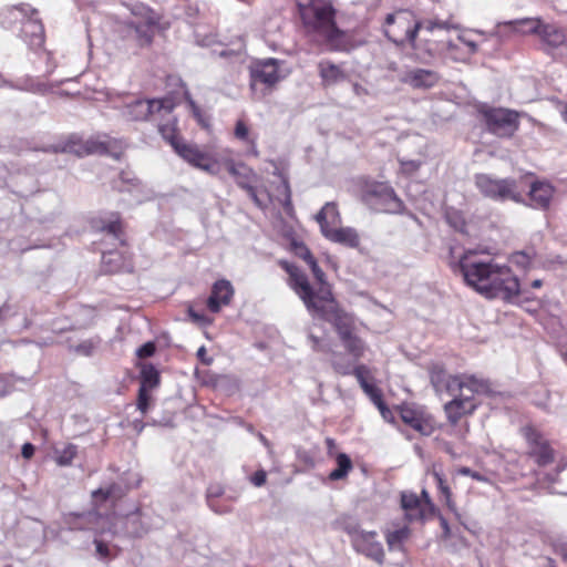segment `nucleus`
Segmentation results:
<instances>
[{
    "mask_svg": "<svg viewBox=\"0 0 567 567\" xmlns=\"http://www.w3.org/2000/svg\"><path fill=\"white\" fill-rule=\"evenodd\" d=\"M456 267L466 285L488 299L513 301L519 296V281L507 266L476 260L474 252L468 250L460 258Z\"/></svg>",
    "mask_w": 567,
    "mask_h": 567,
    "instance_id": "1",
    "label": "nucleus"
},
{
    "mask_svg": "<svg viewBox=\"0 0 567 567\" xmlns=\"http://www.w3.org/2000/svg\"><path fill=\"white\" fill-rule=\"evenodd\" d=\"M301 20L313 42L331 52L349 50V40L336 23V9L330 2L313 1L301 9Z\"/></svg>",
    "mask_w": 567,
    "mask_h": 567,
    "instance_id": "2",
    "label": "nucleus"
},
{
    "mask_svg": "<svg viewBox=\"0 0 567 567\" xmlns=\"http://www.w3.org/2000/svg\"><path fill=\"white\" fill-rule=\"evenodd\" d=\"M460 25L454 23L451 19L441 20L439 18L416 20L409 11H398L389 13L384 21L383 33L396 47H404L410 44L414 38L417 37L422 30L432 34L436 30H456Z\"/></svg>",
    "mask_w": 567,
    "mask_h": 567,
    "instance_id": "3",
    "label": "nucleus"
},
{
    "mask_svg": "<svg viewBox=\"0 0 567 567\" xmlns=\"http://www.w3.org/2000/svg\"><path fill=\"white\" fill-rule=\"evenodd\" d=\"M289 274V285L291 289L302 300L309 313L315 318H320L330 308L334 307L337 301L333 298L329 285H323L317 290L310 285L308 277L296 266H286Z\"/></svg>",
    "mask_w": 567,
    "mask_h": 567,
    "instance_id": "4",
    "label": "nucleus"
},
{
    "mask_svg": "<svg viewBox=\"0 0 567 567\" xmlns=\"http://www.w3.org/2000/svg\"><path fill=\"white\" fill-rule=\"evenodd\" d=\"M522 434L526 440L529 457H532L538 466L545 467L550 464H556L555 473L547 474V480L555 482L558 473L567 467V461L564 457L559 460L556 458L557 453L551 447L549 440L535 426L527 425L523 427Z\"/></svg>",
    "mask_w": 567,
    "mask_h": 567,
    "instance_id": "5",
    "label": "nucleus"
},
{
    "mask_svg": "<svg viewBox=\"0 0 567 567\" xmlns=\"http://www.w3.org/2000/svg\"><path fill=\"white\" fill-rule=\"evenodd\" d=\"M35 14V9L28 4H20L8 9L2 20L6 28H11L12 21L21 23L19 37L30 49H39L44 43V28Z\"/></svg>",
    "mask_w": 567,
    "mask_h": 567,
    "instance_id": "6",
    "label": "nucleus"
},
{
    "mask_svg": "<svg viewBox=\"0 0 567 567\" xmlns=\"http://www.w3.org/2000/svg\"><path fill=\"white\" fill-rule=\"evenodd\" d=\"M162 136L169 142L174 151L184 161L209 174H217L219 164L209 154L203 152L196 144L188 143L175 135V128L169 124H158Z\"/></svg>",
    "mask_w": 567,
    "mask_h": 567,
    "instance_id": "7",
    "label": "nucleus"
},
{
    "mask_svg": "<svg viewBox=\"0 0 567 567\" xmlns=\"http://www.w3.org/2000/svg\"><path fill=\"white\" fill-rule=\"evenodd\" d=\"M475 185L483 196L495 202L524 203L523 193L514 178H494L488 174H478L475 176Z\"/></svg>",
    "mask_w": 567,
    "mask_h": 567,
    "instance_id": "8",
    "label": "nucleus"
},
{
    "mask_svg": "<svg viewBox=\"0 0 567 567\" xmlns=\"http://www.w3.org/2000/svg\"><path fill=\"white\" fill-rule=\"evenodd\" d=\"M480 113L486 130L498 137H512L519 127V113L514 110L485 105Z\"/></svg>",
    "mask_w": 567,
    "mask_h": 567,
    "instance_id": "9",
    "label": "nucleus"
},
{
    "mask_svg": "<svg viewBox=\"0 0 567 567\" xmlns=\"http://www.w3.org/2000/svg\"><path fill=\"white\" fill-rule=\"evenodd\" d=\"M319 319L331 322L334 326L344 348L353 357L359 358L362 355L364 350L363 342L360 338L352 333V318L343 310H341L338 303L330 308Z\"/></svg>",
    "mask_w": 567,
    "mask_h": 567,
    "instance_id": "10",
    "label": "nucleus"
},
{
    "mask_svg": "<svg viewBox=\"0 0 567 567\" xmlns=\"http://www.w3.org/2000/svg\"><path fill=\"white\" fill-rule=\"evenodd\" d=\"M174 103L169 99L134 100L125 105L123 116L130 121H157L169 116Z\"/></svg>",
    "mask_w": 567,
    "mask_h": 567,
    "instance_id": "11",
    "label": "nucleus"
},
{
    "mask_svg": "<svg viewBox=\"0 0 567 567\" xmlns=\"http://www.w3.org/2000/svg\"><path fill=\"white\" fill-rule=\"evenodd\" d=\"M365 203L377 212L398 214L404 208L394 189L383 183H373L364 192Z\"/></svg>",
    "mask_w": 567,
    "mask_h": 567,
    "instance_id": "12",
    "label": "nucleus"
},
{
    "mask_svg": "<svg viewBox=\"0 0 567 567\" xmlns=\"http://www.w3.org/2000/svg\"><path fill=\"white\" fill-rule=\"evenodd\" d=\"M516 24L528 25V30H523V32L537 34L546 45L545 51L548 53L567 44L566 30L556 24H545L539 19L532 18H524Z\"/></svg>",
    "mask_w": 567,
    "mask_h": 567,
    "instance_id": "13",
    "label": "nucleus"
},
{
    "mask_svg": "<svg viewBox=\"0 0 567 567\" xmlns=\"http://www.w3.org/2000/svg\"><path fill=\"white\" fill-rule=\"evenodd\" d=\"M399 413L401 420L421 435L429 436L433 433V419L422 406L413 403H403L399 408Z\"/></svg>",
    "mask_w": 567,
    "mask_h": 567,
    "instance_id": "14",
    "label": "nucleus"
},
{
    "mask_svg": "<svg viewBox=\"0 0 567 567\" xmlns=\"http://www.w3.org/2000/svg\"><path fill=\"white\" fill-rule=\"evenodd\" d=\"M249 73L251 89L258 83L271 87L280 81L279 61L272 58L256 61L250 65Z\"/></svg>",
    "mask_w": 567,
    "mask_h": 567,
    "instance_id": "15",
    "label": "nucleus"
},
{
    "mask_svg": "<svg viewBox=\"0 0 567 567\" xmlns=\"http://www.w3.org/2000/svg\"><path fill=\"white\" fill-rule=\"evenodd\" d=\"M377 532H363L355 536L352 540L351 545L353 549L365 556L367 558L375 561L378 565H383L384 563V549L383 545L377 539Z\"/></svg>",
    "mask_w": 567,
    "mask_h": 567,
    "instance_id": "16",
    "label": "nucleus"
},
{
    "mask_svg": "<svg viewBox=\"0 0 567 567\" xmlns=\"http://www.w3.org/2000/svg\"><path fill=\"white\" fill-rule=\"evenodd\" d=\"M447 390L453 392L458 390L461 393H466L473 398L474 393H488L491 390L489 383L485 379H478L475 375H455L450 377L446 382Z\"/></svg>",
    "mask_w": 567,
    "mask_h": 567,
    "instance_id": "17",
    "label": "nucleus"
},
{
    "mask_svg": "<svg viewBox=\"0 0 567 567\" xmlns=\"http://www.w3.org/2000/svg\"><path fill=\"white\" fill-rule=\"evenodd\" d=\"M440 79V74L434 70L415 68L405 71L400 81L412 89L429 90L434 87Z\"/></svg>",
    "mask_w": 567,
    "mask_h": 567,
    "instance_id": "18",
    "label": "nucleus"
},
{
    "mask_svg": "<svg viewBox=\"0 0 567 567\" xmlns=\"http://www.w3.org/2000/svg\"><path fill=\"white\" fill-rule=\"evenodd\" d=\"M476 403L471 395L460 393L444 405V411L451 424L455 425L463 416L472 414Z\"/></svg>",
    "mask_w": 567,
    "mask_h": 567,
    "instance_id": "19",
    "label": "nucleus"
},
{
    "mask_svg": "<svg viewBox=\"0 0 567 567\" xmlns=\"http://www.w3.org/2000/svg\"><path fill=\"white\" fill-rule=\"evenodd\" d=\"M414 51L415 60L420 63H429L436 54L444 50V43L433 40L430 37L419 35L410 42Z\"/></svg>",
    "mask_w": 567,
    "mask_h": 567,
    "instance_id": "20",
    "label": "nucleus"
},
{
    "mask_svg": "<svg viewBox=\"0 0 567 567\" xmlns=\"http://www.w3.org/2000/svg\"><path fill=\"white\" fill-rule=\"evenodd\" d=\"M234 296V288L230 281L220 279L214 282L210 296L207 299V308L213 313H217L223 306L230 303Z\"/></svg>",
    "mask_w": 567,
    "mask_h": 567,
    "instance_id": "21",
    "label": "nucleus"
},
{
    "mask_svg": "<svg viewBox=\"0 0 567 567\" xmlns=\"http://www.w3.org/2000/svg\"><path fill=\"white\" fill-rule=\"evenodd\" d=\"M317 70L323 87L337 85L348 78L342 64H337L328 59L320 60Z\"/></svg>",
    "mask_w": 567,
    "mask_h": 567,
    "instance_id": "22",
    "label": "nucleus"
},
{
    "mask_svg": "<svg viewBox=\"0 0 567 567\" xmlns=\"http://www.w3.org/2000/svg\"><path fill=\"white\" fill-rule=\"evenodd\" d=\"M322 236L331 243L352 249L359 248L361 241L359 233L353 227H333L326 230Z\"/></svg>",
    "mask_w": 567,
    "mask_h": 567,
    "instance_id": "23",
    "label": "nucleus"
},
{
    "mask_svg": "<svg viewBox=\"0 0 567 567\" xmlns=\"http://www.w3.org/2000/svg\"><path fill=\"white\" fill-rule=\"evenodd\" d=\"M554 187L547 182H534L530 185L528 197L530 206L537 209H547L554 196Z\"/></svg>",
    "mask_w": 567,
    "mask_h": 567,
    "instance_id": "24",
    "label": "nucleus"
},
{
    "mask_svg": "<svg viewBox=\"0 0 567 567\" xmlns=\"http://www.w3.org/2000/svg\"><path fill=\"white\" fill-rule=\"evenodd\" d=\"M315 219L320 226L321 234L341 225V215L334 202L326 203L317 213Z\"/></svg>",
    "mask_w": 567,
    "mask_h": 567,
    "instance_id": "25",
    "label": "nucleus"
},
{
    "mask_svg": "<svg viewBox=\"0 0 567 567\" xmlns=\"http://www.w3.org/2000/svg\"><path fill=\"white\" fill-rule=\"evenodd\" d=\"M125 524L126 532L134 537H141L148 530L150 527L148 524L143 522V514L138 508L126 516Z\"/></svg>",
    "mask_w": 567,
    "mask_h": 567,
    "instance_id": "26",
    "label": "nucleus"
},
{
    "mask_svg": "<svg viewBox=\"0 0 567 567\" xmlns=\"http://www.w3.org/2000/svg\"><path fill=\"white\" fill-rule=\"evenodd\" d=\"M410 537V528L408 526H403L392 532H386L385 540L389 550H403L404 543Z\"/></svg>",
    "mask_w": 567,
    "mask_h": 567,
    "instance_id": "27",
    "label": "nucleus"
},
{
    "mask_svg": "<svg viewBox=\"0 0 567 567\" xmlns=\"http://www.w3.org/2000/svg\"><path fill=\"white\" fill-rule=\"evenodd\" d=\"M337 468L329 474V480L339 481L348 476L352 470V461L346 453H338L336 455Z\"/></svg>",
    "mask_w": 567,
    "mask_h": 567,
    "instance_id": "28",
    "label": "nucleus"
},
{
    "mask_svg": "<svg viewBox=\"0 0 567 567\" xmlns=\"http://www.w3.org/2000/svg\"><path fill=\"white\" fill-rule=\"evenodd\" d=\"M519 20L520 19L497 23V30L493 34L499 38H509L512 33L525 35L526 33H524L523 30H528V25L516 24Z\"/></svg>",
    "mask_w": 567,
    "mask_h": 567,
    "instance_id": "29",
    "label": "nucleus"
},
{
    "mask_svg": "<svg viewBox=\"0 0 567 567\" xmlns=\"http://www.w3.org/2000/svg\"><path fill=\"white\" fill-rule=\"evenodd\" d=\"M54 455L58 465L70 466L78 455V446L75 444L69 443L61 450L55 449Z\"/></svg>",
    "mask_w": 567,
    "mask_h": 567,
    "instance_id": "30",
    "label": "nucleus"
},
{
    "mask_svg": "<svg viewBox=\"0 0 567 567\" xmlns=\"http://www.w3.org/2000/svg\"><path fill=\"white\" fill-rule=\"evenodd\" d=\"M535 257L536 251L533 248H527L512 254L509 260L522 269H528L532 267Z\"/></svg>",
    "mask_w": 567,
    "mask_h": 567,
    "instance_id": "31",
    "label": "nucleus"
},
{
    "mask_svg": "<svg viewBox=\"0 0 567 567\" xmlns=\"http://www.w3.org/2000/svg\"><path fill=\"white\" fill-rule=\"evenodd\" d=\"M338 524L342 530H344L352 542L357 535L362 534L364 530L361 529L357 518L350 515H343L338 519Z\"/></svg>",
    "mask_w": 567,
    "mask_h": 567,
    "instance_id": "32",
    "label": "nucleus"
},
{
    "mask_svg": "<svg viewBox=\"0 0 567 567\" xmlns=\"http://www.w3.org/2000/svg\"><path fill=\"white\" fill-rule=\"evenodd\" d=\"M421 505V499L414 493H402L401 495V506L404 511H406V516L409 519H412L415 515L413 512H419Z\"/></svg>",
    "mask_w": 567,
    "mask_h": 567,
    "instance_id": "33",
    "label": "nucleus"
},
{
    "mask_svg": "<svg viewBox=\"0 0 567 567\" xmlns=\"http://www.w3.org/2000/svg\"><path fill=\"white\" fill-rule=\"evenodd\" d=\"M100 343H101V339L95 337V338L84 340L74 347H71V350L74 351L76 354H80L83 357H91V355H93L94 351L100 346Z\"/></svg>",
    "mask_w": 567,
    "mask_h": 567,
    "instance_id": "34",
    "label": "nucleus"
},
{
    "mask_svg": "<svg viewBox=\"0 0 567 567\" xmlns=\"http://www.w3.org/2000/svg\"><path fill=\"white\" fill-rule=\"evenodd\" d=\"M53 152L75 153L78 155H81L82 153L93 152V148L89 144L85 146V148H83L82 146H78L73 138H70L64 144L54 146Z\"/></svg>",
    "mask_w": 567,
    "mask_h": 567,
    "instance_id": "35",
    "label": "nucleus"
},
{
    "mask_svg": "<svg viewBox=\"0 0 567 567\" xmlns=\"http://www.w3.org/2000/svg\"><path fill=\"white\" fill-rule=\"evenodd\" d=\"M432 475L434 477V481H435V484L442 495V497L444 498V501L446 502V505L449 507H451V497H452V492L450 489V487L446 485L445 483V480L443 477V474H441L440 472L437 471H433L432 472Z\"/></svg>",
    "mask_w": 567,
    "mask_h": 567,
    "instance_id": "36",
    "label": "nucleus"
},
{
    "mask_svg": "<svg viewBox=\"0 0 567 567\" xmlns=\"http://www.w3.org/2000/svg\"><path fill=\"white\" fill-rule=\"evenodd\" d=\"M159 377L158 372L154 367L144 368L142 370V383L141 386L153 388L158 384Z\"/></svg>",
    "mask_w": 567,
    "mask_h": 567,
    "instance_id": "37",
    "label": "nucleus"
},
{
    "mask_svg": "<svg viewBox=\"0 0 567 567\" xmlns=\"http://www.w3.org/2000/svg\"><path fill=\"white\" fill-rule=\"evenodd\" d=\"M444 49L446 50L447 55L455 62H465L470 59L466 51L461 50L458 45L452 41L445 42Z\"/></svg>",
    "mask_w": 567,
    "mask_h": 567,
    "instance_id": "38",
    "label": "nucleus"
},
{
    "mask_svg": "<svg viewBox=\"0 0 567 567\" xmlns=\"http://www.w3.org/2000/svg\"><path fill=\"white\" fill-rule=\"evenodd\" d=\"M399 163H400V173L405 176H412L423 165V162L420 159L399 158Z\"/></svg>",
    "mask_w": 567,
    "mask_h": 567,
    "instance_id": "39",
    "label": "nucleus"
},
{
    "mask_svg": "<svg viewBox=\"0 0 567 567\" xmlns=\"http://www.w3.org/2000/svg\"><path fill=\"white\" fill-rule=\"evenodd\" d=\"M224 496V488L219 484H212L206 491V503L208 507H216L215 501L220 499Z\"/></svg>",
    "mask_w": 567,
    "mask_h": 567,
    "instance_id": "40",
    "label": "nucleus"
},
{
    "mask_svg": "<svg viewBox=\"0 0 567 567\" xmlns=\"http://www.w3.org/2000/svg\"><path fill=\"white\" fill-rule=\"evenodd\" d=\"M130 10L132 14L141 17L147 23H153L152 10L147 6L136 2L130 6Z\"/></svg>",
    "mask_w": 567,
    "mask_h": 567,
    "instance_id": "41",
    "label": "nucleus"
},
{
    "mask_svg": "<svg viewBox=\"0 0 567 567\" xmlns=\"http://www.w3.org/2000/svg\"><path fill=\"white\" fill-rule=\"evenodd\" d=\"M101 230L107 233L109 235H111L115 239H118L122 243V239H121L122 225H121L118 217L104 224L101 227Z\"/></svg>",
    "mask_w": 567,
    "mask_h": 567,
    "instance_id": "42",
    "label": "nucleus"
},
{
    "mask_svg": "<svg viewBox=\"0 0 567 567\" xmlns=\"http://www.w3.org/2000/svg\"><path fill=\"white\" fill-rule=\"evenodd\" d=\"M363 392L369 396L375 406L381 405L384 402L381 390L374 384L364 386Z\"/></svg>",
    "mask_w": 567,
    "mask_h": 567,
    "instance_id": "43",
    "label": "nucleus"
},
{
    "mask_svg": "<svg viewBox=\"0 0 567 567\" xmlns=\"http://www.w3.org/2000/svg\"><path fill=\"white\" fill-rule=\"evenodd\" d=\"M231 497H221L218 501H215L216 507H209L214 513L224 515L231 512Z\"/></svg>",
    "mask_w": 567,
    "mask_h": 567,
    "instance_id": "44",
    "label": "nucleus"
},
{
    "mask_svg": "<svg viewBox=\"0 0 567 567\" xmlns=\"http://www.w3.org/2000/svg\"><path fill=\"white\" fill-rule=\"evenodd\" d=\"M120 258V255L117 252L109 251L103 254L102 256V262L105 267H107V271L114 272L120 271L121 267L116 264L112 266L113 262H116Z\"/></svg>",
    "mask_w": 567,
    "mask_h": 567,
    "instance_id": "45",
    "label": "nucleus"
},
{
    "mask_svg": "<svg viewBox=\"0 0 567 567\" xmlns=\"http://www.w3.org/2000/svg\"><path fill=\"white\" fill-rule=\"evenodd\" d=\"M368 373L369 369L364 364H360L353 369V375L357 378L362 390L364 389V386H369L371 384L367 380Z\"/></svg>",
    "mask_w": 567,
    "mask_h": 567,
    "instance_id": "46",
    "label": "nucleus"
},
{
    "mask_svg": "<svg viewBox=\"0 0 567 567\" xmlns=\"http://www.w3.org/2000/svg\"><path fill=\"white\" fill-rule=\"evenodd\" d=\"M148 403H150V394L147 393V390L145 389V386H140L138 398H137V409L142 413H146V411L148 409Z\"/></svg>",
    "mask_w": 567,
    "mask_h": 567,
    "instance_id": "47",
    "label": "nucleus"
},
{
    "mask_svg": "<svg viewBox=\"0 0 567 567\" xmlns=\"http://www.w3.org/2000/svg\"><path fill=\"white\" fill-rule=\"evenodd\" d=\"M308 266L310 267V269L313 274V277L317 280V282L320 285V287L323 285H328L326 282V275L322 271V269L318 266V262L316 259H311L310 264H308Z\"/></svg>",
    "mask_w": 567,
    "mask_h": 567,
    "instance_id": "48",
    "label": "nucleus"
},
{
    "mask_svg": "<svg viewBox=\"0 0 567 567\" xmlns=\"http://www.w3.org/2000/svg\"><path fill=\"white\" fill-rule=\"evenodd\" d=\"M234 133L238 140H241V141L248 140L249 130H248V126L246 125V123L241 120L237 121Z\"/></svg>",
    "mask_w": 567,
    "mask_h": 567,
    "instance_id": "49",
    "label": "nucleus"
},
{
    "mask_svg": "<svg viewBox=\"0 0 567 567\" xmlns=\"http://www.w3.org/2000/svg\"><path fill=\"white\" fill-rule=\"evenodd\" d=\"M308 340H309L311 349L313 351H321V352H328L329 351L328 346L321 339H319L318 337H316V336L310 333L308 336Z\"/></svg>",
    "mask_w": 567,
    "mask_h": 567,
    "instance_id": "50",
    "label": "nucleus"
},
{
    "mask_svg": "<svg viewBox=\"0 0 567 567\" xmlns=\"http://www.w3.org/2000/svg\"><path fill=\"white\" fill-rule=\"evenodd\" d=\"M457 473L463 476H470L473 480L478 481V482H487V478L483 474H481L480 472L473 471L466 466L458 468Z\"/></svg>",
    "mask_w": 567,
    "mask_h": 567,
    "instance_id": "51",
    "label": "nucleus"
},
{
    "mask_svg": "<svg viewBox=\"0 0 567 567\" xmlns=\"http://www.w3.org/2000/svg\"><path fill=\"white\" fill-rule=\"evenodd\" d=\"M457 40L466 45V54H468V58L478 51V44L475 41L467 39L464 34H458Z\"/></svg>",
    "mask_w": 567,
    "mask_h": 567,
    "instance_id": "52",
    "label": "nucleus"
},
{
    "mask_svg": "<svg viewBox=\"0 0 567 567\" xmlns=\"http://www.w3.org/2000/svg\"><path fill=\"white\" fill-rule=\"evenodd\" d=\"M155 352V346L152 342H146L142 347H140L136 351V354L140 358H150Z\"/></svg>",
    "mask_w": 567,
    "mask_h": 567,
    "instance_id": "53",
    "label": "nucleus"
},
{
    "mask_svg": "<svg viewBox=\"0 0 567 567\" xmlns=\"http://www.w3.org/2000/svg\"><path fill=\"white\" fill-rule=\"evenodd\" d=\"M112 491L111 488L107 489H96L92 493L93 501L97 503L99 501H106L111 497Z\"/></svg>",
    "mask_w": 567,
    "mask_h": 567,
    "instance_id": "54",
    "label": "nucleus"
},
{
    "mask_svg": "<svg viewBox=\"0 0 567 567\" xmlns=\"http://www.w3.org/2000/svg\"><path fill=\"white\" fill-rule=\"evenodd\" d=\"M296 254L302 258L307 264H310V260L311 259H315L313 255L311 254V251L303 245H300L299 247L296 248Z\"/></svg>",
    "mask_w": 567,
    "mask_h": 567,
    "instance_id": "55",
    "label": "nucleus"
},
{
    "mask_svg": "<svg viewBox=\"0 0 567 567\" xmlns=\"http://www.w3.org/2000/svg\"><path fill=\"white\" fill-rule=\"evenodd\" d=\"M94 544H95L96 554L101 558H106L110 554L107 545L99 539H95Z\"/></svg>",
    "mask_w": 567,
    "mask_h": 567,
    "instance_id": "56",
    "label": "nucleus"
},
{
    "mask_svg": "<svg viewBox=\"0 0 567 567\" xmlns=\"http://www.w3.org/2000/svg\"><path fill=\"white\" fill-rule=\"evenodd\" d=\"M251 483L255 486H262L266 483V472L260 470L254 473L251 476Z\"/></svg>",
    "mask_w": 567,
    "mask_h": 567,
    "instance_id": "57",
    "label": "nucleus"
},
{
    "mask_svg": "<svg viewBox=\"0 0 567 567\" xmlns=\"http://www.w3.org/2000/svg\"><path fill=\"white\" fill-rule=\"evenodd\" d=\"M382 415V417L388 421V422H391L393 420V413L392 411L385 405V403L383 402L381 405H378L377 406Z\"/></svg>",
    "mask_w": 567,
    "mask_h": 567,
    "instance_id": "58",
    "label": "nucleus"
},
{
    "mask_svg": "<svg viewBox=\"0 0 567 567\" xmlns=\"http://www.w3.org/2000/svg\"><path fill=\"white\" fill-rule=\"evenodd\" d=\"M34 450L31 443H24L21 449V454L24 458H31L34 454Z\"/></svg>",
    "mask_w": 567,
    "mask_h": 567,
    "instance_id": "59",
    "label": "nucleus"
},
{
    "mask_svg": "<svg viewBox=\"0 0 567 567\" xmlns=\"http://www.w3.org/2000/svg\"><path fill=\"white\" fill-rule=\"evenodd\" d=\"M442 449L443 451L449 454L452 458H457L460 456V454L457 452H455L453 445L450 443V442H444L442 444Z\"/></svg>",
    "mask_w": 567,
    "mask_h": 567,
    "instance_id": "60",
    "label": "nucleus"
},
{
    "mask_svg": "<svg viewBox=\"0 0 567 567\" xmlns=\"http://www.w3.org/2000/svg\"><path fill=\"white\" fill-rule=\"evenodd\" d=\"M298 457H299L300 461H302L307 465H309L311 467L315 466L313 458L307 452H299L298 453Z\"/></svg>",
    "mask_w": 567,
    "mask_h": 567,
    "instance_id": "61",
    "label": "nucleus"
},
{
    "mask_svg": "<svg viewBox=\"0 0 567 567\" xmlns=\"http://www.w3.org/2000/svg\"><path fill=\"white\" fill-rule=\"evenodd\" d=\"M188 315L195 322H203L205 321V316L202 313L196 312L192 307L188 308Z\"/></svg>",
    "mask_w": 567,
    "mask_h": 567,
    "instance_id": "62",
    "label": "nucleus"
},
{
    "mask_svg": "<svg viewBox=\"0 0 567 567\" xmlns=\"http://www.w3.org/2000/svg\"><path fill=\"white\" fill-rule=\"evenodd\" d=\"M244 188L248 192L250 198L258 205L260 206V200L257 196V193H256V189L252 187V186H249V185H245Z\"/></svg>",
    "mask_w": 567,
    "mask_h": 567,
    "instance_id": "63",
    "label": "nucleus"
},
{
    "mask_svg": "<svg viewBox=\"0 0 567 567\" xmlns=\"http://www.w3.org/2000/svg\"><path fill=\"white\" fill-rule=\"evenodd\" d=\"M557 553L561 556V558L567 561V543L565 544H561L558 548H557Z\"/></svg>",
    "mask_w": 567,
    "mask_h": 567,
    "instance_id": "64",
    "label": "nucleus"
}]
</instances>
